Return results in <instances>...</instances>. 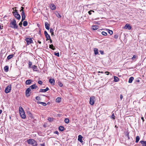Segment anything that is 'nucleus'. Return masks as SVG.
I'll return each instance as SVG.
<instances>
[{"mask_svg": "<svg viewBox=\"0 0 146 146\" xmlns=\"http://www.w3.org/2000/svg\"><path fill=\"white\" fill-rule=\"evenodd\" d=\"M54 54L55 55L57 56L58 57H59L60 56L59 52L55 53Z\"/></svg>", "mask_w": 146, "mask_h": 146, "instance_id": "obj_45", "label": "nucleus"}, {"mask_svg": "<svg viewBox=\"0 0 146 146\" xmlns=\"http://www.w3.org/2000/svg\"><path fill=\"white\" fill-rule=\"evenodd\" d=\"M32 62H31L30 61H29V68H31V66L32 65Z\"/></svg>", "mask_w": 146, "mask_h": 146, "instance_id": "obj_34", "label": "nucleus"}, {"mask_svg": "<svg viewBox=\"0 0 146 146\" xmlns=\"http://www.w3.org/2000/svg\"><path fill=\"white\" fill-rule=\"evenodd\" d=\"M99 27L97 25L92 26V29L94 30H97L98 28Z\"/></svg>", "mask_w": 146, "mask_h": 146, "instance_id": "obj_27", "label": "nucleus"}, {"mask_svg": "<svg viewBox=\"0 0 146 146\" xmlns=\"http://www.w3.org/2000/svg\"><path fill=\"white\" fill-rule=\"evenodd\" d=\"M123 98V96L122 94L120 95V99L121 100Z\"/></svg>", "mask_w": 146, "mask_h": 146, "instance_id": "obj_55", "label": "nucleus"}, {"mask_svg": "<svg viewBox=\"0 0 146 146\" xmlns=\"http://www.w3.org/2000/svg\"><path fill=\"white\" fill-rule=\"evenodd\" d=\"M94 54L95 55H97L99 54L98 49L97 48H94Z\"/></svg>", "mask_w": 146, "mask_h": 146, "instance_id": "obj_17", "label": "nucleus"}, {"mask_svg": "<svg viewBox=\"0 0 146 146\" xmlns=\"http://www.w3.org/2000/svg\"><path fill=\"white\" fill-rule=\"evenodd\" d=\"M50 9L52 10H54L56 9V7L55 5L53 4H52L50 5Z\"/></svg>", "mask_w": 146, "mask_h": 146, "instance_id": "obj_16", "label": "nucleus"}, {"mask_svg": "<svg viewBox=\"0 0 146 146\" xmlns=\"http://www.w3.org/2000/svg\"><path fill=\"white\" fill-rule=\"evenodd\" d=\"M135 82H140V80L139 79H137L135 80Z\"/></svg>", "mask_w": 146, "mask_h": 146, "instance_id": "obj_57", "label": "nucleus"}, {"mask_svg": "<svg viewBox=\"0 0 146 146\" xmlns=\"http://www.w3.org/2000/svg\"><path fill=\"white\" fill-rule=\"evenodd\" d=\"M118 38V36L117 35H115L114 36V38L115 39H117Z\"/></svg>", "mask_w": 146, "mask_h": 146, "instance_id": "obj_48", "label": "nucleus"}, {"mask_svg": "<svg viewBox=\"0 0 146 146\" xmlns=\"http://www.w3.org/2000/svg\"><path fill=\"white\" fill-rule=\"evenodd\" d=\"M22 22L21 21L19 23V25L21 27L22 25Z\"/></svg>", "mask_w": 146, "mask_h": 146, "instance_id": "obj_56", "label": "nucleus"}, {"mask_svg": "<svg viewBox=\"0 0 146 146\" xmlns=\"http://www.w3.org/2000/svg\"><path fill=\"white\" fill-rule=\"evenodd\" d=\"M37 88V86L36 84H34L30 86L29 88H30V89L31 90V89L33 90L34 89H36Z\"/></svg>", "mask_w": 146, "mask_h": 146, "instance_id": "obj_11", "label": "nucleus"}, {"mask_svg": "<svg viewBox=\"0 0 146 146\" xmlns=\"http://www.w3.org/2000/svg\"><path fill=\"white\" fill-rule=\"evenodd\" d=\"M92 12H94V11L93 10H90L88 12V13L90 15L92 14Z\"/></svg>", "mask_w": 146, "mask_h": 146, "instance_id": "obj_43", "label": "nucleus"}, {"mask_svg": "<svg viewBox=\"0 0 146 146\" xmlns=\"http://www.w3.org/2000/svg\"><path fill=\"white\" fill-rule=\"evenodd\" d=\"M53 118L51 117H48V120L49 121H52Z\"/></svg>", "mask_w": 146, "mask_h": 146, "instance_id": "obj_47", "label": "nucleus"}, {"mask_svg": "<svg viewBox=\"0 0 146 146\" xmlns=\"http://www.w3.org/2000/svg\"><path fill=\"white\" fill-rule=\"evenodd\" d=\"M65 122L67 124L69 122V119L67 118H65L64 119Z\"/></svg>", "mask_w": 146, "mask_h": 146, "instance_id": "obj_31", "label": "nucleus"}, {"mask_svg": "<svg viewBox=\"0 0 146 146\" xmlns=\"http://www.w3.org/2000/svg\"><path fill=\"white\" fill-rule=\"evenodd\" d=\"M14 56V55L13 54H11L9 55L7 57V59L8 60H9L11 58H12Z\"/></svg>", "mask_w": 146, "mask_h": 146, "instance_id": "obj_23", "label": "nucleus"}, {"mask_svg": "<svg viewBox=\"0 0 146 146\" xmlns=\"http://www.w3.org/2000/svg\"><path fill=\"white\" fill-rule=\"evenodd\" d=\"M28 23L27 21H24L23 23V25L24 26H26L27 25Z\"/></svg>", "mask_w": 146, "mask_h": 146, "instance_id": "obj_35", "label": "nucleus"}, {"mask_svg": "<svg viewBox=\"0 0 146 146\" xmlns=\"http://www.w3.org/2000/svg\"><path fill=\"white\" fill-rule=\"evenodd\" d=\"M58 84L60 86L62 87L63 86V84L60 82H58Z\"/></svg>", "mask_w": 146, "mask_h": 146, "instance_id": "obj_38", "label": "nucleus"}, {"mask_svg": "<svg viewBox=\"0 0 146 146\" xmlns=\"http://www.w3.org/2000/svg\"><path fill=\"white\" fill-rule=\"evenodd\" d=\"M41 29H40L39 30V31L38 32V34L40 35H41Z\"/></svg>", "mask_w": 146, "mask_h": 146, "instance_id": "obj_53", "label": "nucleus"}, {"mask_svg": "<svg viewBox=\"0 0 146 146\" xmlns=\"http://www.w3.org/2000/svg\"><path fill=\"white\" fill-rule=\"evenodd\" d=\"M49 82L51 84H53V85H54L55 81L54 79H49Z\"/></svg>", "mask_w": 146, "mask_h": 146, "instance_id": "obj_21", "label": "nucleus"}, {"mask_svg": "<svg viewBox=\"0 0 146 146\" xmlns=\"http://www.w3.org/2000/svg\"><path fill=\"white\" fill-rule=\"evenodd\" d=\"M137 58V59L138 58V56H136V55H134L133 56V57L131 58V59L132 60H134V59L135 58Z\"/></svg>", "mask_w": 146, "mask_h": 146, "instance_id": "obj_37", "label": "nucleus"}, {"mask_svg": "<svg viewBox=\"0 0 146 146\" xmlns=\"http://www.w3.org/2000/svg\"><path fill=\"white\" fill-rule=\"evenodd\" d=\"M46 90H45V89H40L39 92H46Z\"/></svg>", "mask_w": 146, "mask_h": 146, "instance_id": "obj_36", "label": "nucleus"}, {"mask_svg": "<svg viewBox=\"0 0 146 146\" xmlns=\"http://www.w3.org/2000/svg\"><path fill=\"white\" fill-rule=\"evenodd\" d=\"M82 138L83 137L81 135H79L78 136V141H79L80 142L82 143L83 142V141L82 140Z\"/></svg>", "mask_w": 146, "mask_h": 146, "instance_id": "obj_15", "label": "nucleus"}, {"mask_svg": "<svg viewBox=\"0 0 146 146\" xmlns=\"http://www.w3.org/2000/svg\"><path fill=\"white\" fill-rule=\"evenodd\" d=\"M98 73H104L103 72H100V71H98Z\"/></svg>", "mask_w": 146, "mask_h": 146, "instance_id": "obj_64", "label": "nucleus"}, {"mask_svg": "<svg viewBox=\"0 0 146 146\" xmlns=\"http://www.w3.org/2000/svg\"><path fill=\"white\" fill-rule=\"evenodd\" d=\"M17 11V10H16L15 11V12H13V13L14 16L16 19L19 20L21 19V16Z\"/></svg>", "mask_w": 146, "mask_h": 146, "instance_id": "obj_4", "label": "nucleus"}, {"mask_svg": "<svg viewBox=\"0 0 146 146\" xmlns=\"http://www.w3.org/2000/svg\"><path fill=\"white\" fill-rule=\"evenodd\" d=\"M37 67L35 65H33L31 68H33V70L36 69L37 68Z\"/></svg>", "mask_w": 146, "mask_h": 146, "instance_id": "obj_39", "label": "nucleus"}, {"mask_svg": "<svg viewBox=\"0 0 146 146\" xmlns=\"http://www.w3.org/2000/svg\"><path fill=\"white\" fill-rule=\"evenodd\" d=\"M54 133H55V134H57L58 135L59 134V132L57 131H54Z\"/></svg>", "mask_w": 146, "mask_h": 146, "instance_id": "obj_52", "label": "nucleus"}, {"mask_svg": "<svg viewBox=\"0 0 146 146\" xmlns=\"http://www.w3.org/2000/svg\"><path fill=\"white\" fill-rule=\"evenodd\" d=\"M99 51L101 54L103 55L104 54V52L103 51L101 50H100Z\"/></svg>", "mask_w": 146, "mask_h": 146, "instance_id": "obj_49", "label": "nucleus"}, {"mask_svg": "<svg viewBox=\"0 0 146 146\" xmlns=\"http://www.w3.org/2000/svg\"><path fill=\"white\" fill-rule=\"evenodd\" d=\"M21 9L20 10V12H21V15L22 16V19H21V21L22 22L25 19L26 16L25 15L24 11V8L23 7H21Z\"/></svg>", "mask_w": 146, "mask_h": 146, "instance_id": "obj_3", "label": "nucleus"}, {"mask_svg": "<svg viewBox=\"0 0 146 146\" xmlns=\"http://www.w3.org/2000/svg\"><path fill=\"white\" fill-rule=\"evenodd\" d=\"M125 137H127L128 138V140H129L130 139L129 135V132L128 131H126L125 132Z\"/></svg>", "mask_w": 146, "mask_h": 146, "instance_id": "obj_14", "label": "nucleus"}, {"mask_svg": "<svg viewBox=\"0 0 146 146\" xmlns=\"http://www.w3.org/2000/svg\"><path fill=\"white\" fill-rule=\"evenodd\" d=\"M108 32L110 35L112 34L113 32L112 31L110 30L109 29H108Z\"/></svg>", "mask_w": 146, "mask_h": 146, "instance_id": "obj_41", "label": "nucleus"}, {"mask_svg": "<svg viewBox=\"0 0 146 146\" xmlns=\"http://www.w3.org/2000/svg\"><path fill=\"white\" fill-rule=\"evenodd\" d=\"M31 89L29 88H27L26 90L25 94L27 97H29L30 96L31 94Z\"/></svg>", "mask_w": 146, "mask_h": 146, "instance_id": "obj_7", "label": "nucleus"}, {"mask_svg": "<svg viewBox=\"0 0 146 146\" xmlns=\"http://www.w3.org/2000/svg\"><path fill=\"white\" fill-rule=\"evenodd\" d=\"M35 99L36 100H40V98L39 96H36L35 98Z\"/></svg>", "mask_w": 146, "mask_h": 146, "instance_id": "obj_46", "label": "nucleus"}, {"mask_svg": "<svg viewBox=\"0 0 146 146\" xmlns=\"http://www.w3.org/2000/svg\"><path fill=\"white\" fill-rule=\"evenodd\" d=\"M37 103L38 104H41L42 106H46V104L44 102H38Z\"/></svg>", "mask_w": 146, "mask_h": 146, "instance_id": "obj_25", "label": "nucleus"}, {"mask_svg": "<svg viewBox=\"0 0 146 146\" xmlns=\"http://www.w3.org/2000/svg\"><path fill=\"white\" fill-rule=\"evenodd\" d=\"M114 82H118L119 80V78L116 76H114Z\"/></svg>", "mask_w": 146, "mask_h": 146, "instance_id": "obj_19", "label": "nucleus"}, {"mask_svg": "<svg viewBox=\"0 0 146 146\" xmlns=\"http://www.w3.org/2000/svg\"><path fill=\"white\" fill-rule=\"evenodd\" d=\"M115 116L114 114V113L112 114V116H111L112 118L113 119H115Z\"/></svg>", "mask_w": 146, "mask_h": 146, "instance_id": "obj_50", "label": "nucleus"}, {"mask_svg": "<svg viewBox=\"0 0 146 146\" xmlns=\"http://www.w3.org/2000/svg\"><path fill=\"white\" fill-rule=\"evenodd\" d=\"M102 35L104 36H106L107 35V33L106 32H105L104 31H103L102 33Z\"/></svg>", "mask_w": 146, "mask_h": 146, "instance_id": "obj_40", "label": "nucleus"}, {"mask_svg": "<svg viewBox=\"0 0 146 146\" xmlns=\"http://www.w3.org/2000/svg\"><path fill=\"white\" fill-rule=\"evenodd\" d=\"M27 114L28 116L32 118L33 117V116L32 113L30 111H28L27 112Z\"/></svg>", "mask_w": 146, "mask_h": 146, "instance_id": "obj_28", "label": "nucleus"}, {"mask_svg": "<svg viewBox=\"0 0 146 146\" xmlns=\"http://www.w3.org/2000/svg\"><path fill=\"white\" fill-rule=\"evenodd\" d=\"M140 143L143 145V146H146V141H140Z\"/></svg>", "mask_w": 146, "mask_h": 146, "instance_id": "obj_22", "label": "nucleus"}, {"mask_svg": "<svg viewBox=\"0 0 146 146\" xmlns=\"http://www.w3.org/2000/svg\"><path fill=\"white\" fill-rule=\"evenodd\" d=\"M141 119L143 120V122L144 121V117H141Z\"/></svg>", "mask_w": 146, "mask_h": 146, "instance_id": "obj_62", "label": "nucleus"}, {"mask_svg": "<svg viewBox=\"0 0 146 146\" xmlns=\"http://www.w3.org/2000/svg\"><path fill=\"white\" fill-rule=\"evenodd\" d=\"M40 145L41 146H45L44 144V143L40 144Z\"/></svg>", "mask_w": 146, "mask_h": 146, "instance_id": "obj_60", "label": "nucleus"}, {"mask_svg": "<svg viewBox=\"0 0 146 146\" xmlns=\"http://www.w3.org/2000/svg\"><path fill=\"white\" fill-rule=\"evenodd\" d=\"M50 33L54 32L53 29L51 28L50 29Z\"/></svg>", "mask_w": 146, "mask_h": 146, "instance_id": "obj_54", "label": "nucleus"}, {"mask_svg": "<svg viewBox=\"0 0 146 146\" xmlns=\"http://www.w3.org/2000/svg\"><path fill=\"white\" fill-rule=\"evenodd\" d=\"M58 129L59 131H62L64 130L65 128L64 127L61 126L59 127Z\"/></svg>", "mask_w": 146, "mask_h": 146, "instance_id": "obj_18", "label": "nucleus"}, {"mask_svg": "<svg viewBox=\"0 0 146 146\" xmlns=\"http://www.w3.org/2000/svg\"><path fill=\"white\" fill-rule=\"evenodd\" d=\"M44 34L45 36H46V35H48L47 32V31H44Z\"/></svg>", "mask_w": 146, "mask_h": 146, "instance_id": "obj_51", "label": "nucleus"}, {"mask_svg": "<svg viewBox=\"0 0 146 146\" xmlns=\"http://www.w3.org/2000/svg\"><path fill=\"white\" fill-rule=\"evenodd\" d=\"M33 146H38V144L37 142L36 141L33 144H32Z\"/></svg>", "mask_w": 146, "mask_h": 146, "instance_id": "obj_42", "label": "nucleus"}, {"mask_svg": "<svg viewBox=\"0 0 146 146\" xmlns=\"http://www.w3.org/2000/svg\"><path fill=\"white\" fill-rule=\"evenodd\" d=\"M45 28L47 30H49L50 29V25L49 24L48 22H46L45 23Z\"/></svg>", "mask_w": 146, "mask_h": 146, "instance_id": "obj_12", "label": "nucleus"}, {"mask_svg": "<svg viewBox=\"0 0 146 146\" xmlns=\"http://www.w3.org/2000/svg\"><path fill=\"white\" fill-rule=\"evenodd\" d=\"M46 38V40L47 41L48 40L50 39V37L49 35L48 34L47 35H46L45 36Z\"/></svg>", "mask_w": 146, "mask_h": 146, "instance_id": "obj_32", "label": "nucleus"}, {"mask_svg": "<svg viewBox=\"0 0 146 146\" xmlns=\"http://www.w3.org/2000/svg\"><path fill=\"white\" fill-rule=\"evenodd\" d=\"M95 97L94 96L91 97L90 98L89 103L91 105H93L94 104V99Z\"/></svg>", "mask_w": 146, "mask_h": 146, "instance_id": "obj_8", "label": "nucleus"}, {"mask_svg": "<svg viewBox=\"0 0 146 146\" xmlns=\"http://www.w3.org/2000/svg\"><path fill=\"white\" fill-rule=\"evenodd\" d=\"M11 85H9L8 86H7L5 88V92L6 93H7L9 92L11 90Z\"/></svg>", "mask_w": 146, "mask_h": 146, "instance_id": "obj_6", "label": "nucleus"}, {"mask_svg": "<svg viewBox=\"0 0 146 146\" xmlns=\"http://www.w3.org/2000/svg\"><path fill=\"white\" fill-rule=\"evenodd\" d=\"M25 40L26 41L27 43V45H29L33 43L32 38H27L25 39Z\"/></svg>", "mask_w": 146, "mask_h": 146, "instance_id": "obj_5", "label": "nucleus"}, {"mask_svg": "<svg viewBox=\"0 0 146 146\" xmlns=\"http://www.w3.org/2000/svg\"><path fill=\"white\" fill-rule=\"evenodd\" d=\"M134 79V78L133 77H130L128 81V82L129 83H131Z\"/></svg>", "mask_w": 146, "mask_h": 146, "instance_id": "obj_24", "label": "nucleus"}, {"mask_svg": "<svg viewBox=\"0 0 146 146\" xmlns=\"http://www.w3.org/2000/svg\"><path fill=\"white\" fill-rule=\"evenodd\" d=\"M10 27L15 29L18 28V26L16 24V21L15 19H13L10 23Z\"/></svg>", "mask_w": 146, "mask_h": 146, "instance_id": "obj_1", "label": "nucleus"}, {"mask_svg": "<svg viewBox=\"0 0 146 146\" xmlns=\"http://www.w3.org/2000/svg\"><path fill=\"white\" fill-rule=\"evenodd\" d=\"M46 91L47 92V91L49 90V88L48 87H46V88L45 89Z\"/></svg>", "mask_w": 146, "mask_h": 146, "instance_id": "obj_59", "label": "nucleus"}, {"mask_svg": "<svg viewBox=\"0 0 146 146\" xmlns=\"http://www.w3.org/2000/svg\"><path fill=\"white\" fill-rule=\"evenodd\" d=\"M38 42L39 44H41V42L39 40H38Z\"/></svg>", "mask_w": 146, "mask_h": 146, "instance_id": "obj_63", "label": "nucleus"}, {"mask_svg": "<svg viewBox=\"0 0 146 146\" xmlns=\"http://www.w3.org/2000/svg\"><path fill=\"white\" fill-rule=\"evenodd\" d=\"M61 98L60 97H58L56 98V102L59 103L61 102Z\"/></svg>", "mask_w": 146, "mask_h": 146, "instance_id": "obj_26", "label": "nucleus"}, {"mask_svg": "<svg viewBox=\"0 0 146 146\" xmlns=\"http://www.w3.org/2000/svg\"><path fill=\"white\" fill-rule=\"evenodd\" d=\"M32 82H33V81L32 80L29 79L26 81L25 83L26 85H30Z\"/></svg>", "mask_w": 146, "mask_h": 146, "instance_id": "obj_13", "label": "nucleus"}, {"mask_svg": "<svg viewBox=\"0 0 146 146\" xmlns=\"http://www.w3.org/2000/svg\"><path fill=\"white\" fill-rule=\"evenodd\" d=\"M131 26L128 24H127L125 25V26L124 27V29H128L130 30L131 29Z\"/></svg>", "mask_w": 146, "mask_h": 146, "instance_id": "obj_10", "label": "nucleus"}, {"mask_svg": "<svg viewBox=\"0 0 146 146\" xmlns=\"http://www.w3.org/2000/svg\"><path fill=\"white\" fill-rule=\"evenodd\" d=\"M19 111L20 116L23 119H25L26 116L24 110L21 106L19 107Z\"/></svg>", "mask_w": 146, "mask_h": 146, "instance_id": "obj_2", "label": "nucleus"}, {"mask_svg": "<svg viewBox=\"0 0 146 146\" xmlns=\"http://www.w3.org/2000/svg\"><path fill=\"white\" fill-rule=\"evenodd\" d=\"M35 141H36L33 139H29L27 140V143L29 144L32 145L35 142Z\"/></svg>", "mask_w": 146, "mask_h": 146, "instance_id": "obj_9", "label": "nucleus"}, {"mask_svg": "<svg viewBox=\"0 0 146 146\" xmlns=\"http://www.w3.org/2000/svg\"><path fill=\"white\" fill-rule=\"evenodd\" d=\"M9 67L7 66H6L4 67V70L6 72H7L9 71Z\"/></svg>", "mask_w": 146, "mask_h": 146, "instance_id": "obj_20", "label": "nucleus"}, {"mask_svg": "<svg viewBox=\"0 0 146 146\" xmlns=\"http://www.w3.org/2000/svg\"><path fill=\"white\" fill-rule=\"evenodd\" d=\"M140 137L139 136H137L136 137L135 142L138 143L139 141Z\"/></svg>", "mask_w": 146, "mask_h": 146, "instance_id": "obj_29", "label": "nucleus"}, {"mask_svg": "<svg viewBox=\"0 0 146 146\" xmlns=\"http://www.w3.org/2000/svg\"><path fill=\"white\" fill-rule=\"evenodd\" d=\"M49 40H50V44H52V40L51 39V38L50 39H49Z\"/></svg>", "mask_w": 146, "mask_h": 146, "instance_id": "obj_61", "label": "nucleus"}, {"mask_svg": "<svg viewBox=\"0 0 146 146\" xmlns=\"http://www.w3.org/2000/svg\"><path fill=\"white\" fill-rule=\"evenodd\" d=\"M49 47L51 49L53 50H54L55 49L54 46L52 44L50 45L49 46Z\"/></svg>", "mask_w": 146, "mask_h": 146, "instance_id": "obj_30", "label": "nucleus"}, {"mask_svg": "<svg viewBox=\"0 0 146 146\" xmlns=\"http://www.w3.org/2000/svg\"><path fill=\"white\" fill-rule=\"evenodd\" d=\"M38 84L40 85L42 84L43 83L42 81L40 80H38Z\"/></svg>", "mask_w": 146, "mask_h": 146, "instance_id": "obj_44", "label": "nucleus"}, {"mask_svg": "<svg viewBox=\"0 0 146 146\" xmlns=\"http://www.w3.org/2000/svg\"><path fill=\"white\" fill-rule=\"evenodd\" d=\"M55 14L58 18H60L61 17V16L57 12L56 13H55Z\"/></svg>", "mask_w": 146, "mask_h": 146, "instance_id": "obj_33", "label": "nucleus"}, {"mask_svg": "<svg viewBox=\"0 0 146 146\" xmlns=\"http://www.w3.org/2000/svg\"><path fill=\"white\" fill-rule=\"evenodd\" d=\"M105 73H106L107 75H108L110 73V72L108 71H106L105 72Z\"/></svg>", "mask_w": 146, "mask_h": 146, "instance_id": "obj_58", "label": "nucleus"}]
</instances>
